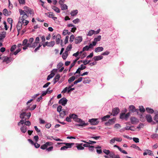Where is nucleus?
Instances as JSON below:
<instances>
[{
  "instance_id": "43",
  "label": "nucleus",
  "mask_w": 158,
  "mask_h": 158,
  "mask_svg": "<svg viewBox=\"0 0 158 158\" xmlns=\"http://www.w3.org/2000/svg\"><path fill=\"white\" fill-rule=\"evenodd\" d=\"M60 5L62 10H65L68 9V6L66 4H63Z\"/></svg>"
},
{
  "instance_id": "14",
  "label": "nucleus",
  "mask_w": 158,
  "mask_h": 158,
  "mask_svg": "<svg viewBox=\"0 0 158 158\" xmlns=\"http://www.w3.org/2000/svg\"><path fill=\"white\" fill-rule=\"evenodd\" d=\"M82 40V37L81 36H78L75 38L74 41L75 43L77 44L80 43Z\"/></svg>"
},
{
  "instance_id": "25",
  "label": "nucleus",
  "mask_w": 158,
  "mask_h": 158,
  "mask_svg": "<svg viewBox=\"0 0 158 158\" xmlns=\"http://www.w3.org/2000/svg\"><path fill=\"white\" fill-rule=\"evenodd\" d=\"M6 32L3 31L0 34V40H3L6 36Z\"/></svg>"
},
{
  "instance_id": "11",
  "label": "nucleus",
  "mask_w": 158,
  "mask_h": 158,
  "mask_svg": "<svg viewBox=\"0 0 158 158\" xmlns=\"http://www.w3.org/2000/svg\"><path fill=\"white\" fill-rule=\"evenodd\" d=\"M89 122L91 124L93 125H96L98 124L99 122L98 121V119L92 118L89 119Z\"/></svg>"
},
{
  "instance_id": "18",
  "label": "nucleus",
  "mask_w": 158,
  "mask_h": 158,
  "mask_svg": "<svg viewBox=\"0 0 158 158\" xmlns=\"http://www.w3.org/2000/svg\"><path fill=\"white\" fill-rule=\"evenodd\" d=\"M60 77V74H57L56 75L52 81L54 84H56L59 80Z\"/></svg>"
},
{
  "instance_id": "10",
  "label": "nucleus",
  "mask_w": 158,
  "mask_h": 158,
  "mask_svg": "<svg viewBox=\"0 0 158 158\" xmlns=\"http://www.w3.org/2000/svg\"><path fill=\"white\" fill-rule=\"evenodd\" d=\"M78 123H79L76 124L75 125L76 126L84 127L88 124V123H85V121H83L82 119H81V121Z\"/></svg>"
},
{
  "instance_id": "9",
  "label": "nucleus",
  "mask_w": 158,
  "mask_h": 158,
  "mask_svg": "<svg viewBox=\"0 0 158 158\" xmlns=\"http://www.w3.org/2000/svg\"><path fill=\"white\" fill-rule=\"evenodd\" d=\"M101 39V35H98L97 37L94 38V41L92 42L93 45L94 46H95L97 42L100 41Z\"/></svg>"
},
{
  "instance_id": "19",
  "label": "nucleus",
  "mask_w": 158,
  "mask_h": 158,
  "mask_svg": "<svg viewBox=\"0 0 158 158\" xmlns=\"http://www.w3.org/2000/svg\"><path fill=\"white\" fill-rule=\"evenodd\" d=\"M114 147L117 148L118 149V150L121 152L123 154H127V152L126 151H125L124 150H123L121 148H120L118 146H117L116 145H114Z\"/></svg>"
},
{
  "instance_id": "47",
  "label": "nucleus",
  "mask_w": 158,
  "mask_h": 158,
  "mask_svg": "<svg viewBox=\"0 0 158 158\" xmlns=\"http://www.w3.org/2000/svg\"><path fill=\"white\" fill-rule=\"evenodd\" d=\"M10 61V58L8 57H6L4 58L3 62H6V63H8Z\"/></svg>"
},
{
  "instance_id": "16",
  "label": "nucleus",
  "mask_w": 158,
  "mask_h": 158,
  "mask_svg": "<svg viewBox=\"0 0 158 158\" xmlns=\"http://www.w3.org/2000/svg\"><path fill=\"white\" fill-rule=\"evenodd\" d=\"M129 111L134 113L135 112H138V110L136 109L135 107L134 106L131 105L129 106Z\"/></svg>"
},
{
  "instance_id": "31",
  "label": "nucleus",
  "mask_w": 158,
  "mask_h": 158,
  "mask_svg": "<svg viewBox=\"0 0 158 158\" xmlns=\"http://www.w3.org/2000/svg\"><path fill=\"white\" fill-rule=\"evenodd\" d=\"M146 110L147 112L150 114H152L154 112V110L152 108L147 107L146 108Z\"/></svg>"
},
{
  "instance_id": "32",
  "label": "nucleus",
  "mask_w": 158,
  "mask_h": 158,
  "mask_svg": "<svg viewBox=\"0 0 158 158\" xmlns=\"http://www.w3.org/2000/svg\"><path fill=\"white\" fill-rule=\"evenodd\" d=\"M78 10H77L72 11L70 14L72 16H74L76 15L78 13Z\"/></svg>"
},
{
  "instance_id": "56",
  "label": "nucleus",
  "mask_w": 158,
  "mask_h": 158,
  "mask_svg": "<svg viewBox=\"0 0 158 158\" xmlns=\"http://www.w3.org/2000/svg\"><path fill=\"white\" fill-rule=\"evenodd\" d=\"M133 139L134 141L136 143H139V139L138 138L136 137H134L133 138Z\"/></svg>"
},
{
  "instance_id": "38",
  "label": "nucleus",
  "mask_w": 158,
  "mask_h": 158,
  "mask_svg": "<svg viewBox=\"0 0 158 158\" xmlns=\"http://www.w3.org/2000/svg\"><path fill=\"white\" fill-rule=\"evenodd\" d=\"M52 8L57 13H59L60 12V9L57 7L54 6H52Z\"/></svg>"
},
{
  "instance_id": "36",
  "label": "nucleus",
  "mask_w": 158,
  "mask_h": 158,
  "mask_svg": "<svg viewBox=\"0 0 158 158\" xmlns=\"http://www.w3.org/2000/svg\"><path fill=\"white\" fill-rule=\"evenodd\" d=\"M90 81V80L88 78H85L84 79L83 82L84 84L89 83Z\"/></svg>"
},
{
  "instance_id": "61",
  "label": "nucleus",
  "mask_w": 158,
  "mask_h": 158,
  "mask_svg": "<svg viewBox=\"0 0 158 158\" xmlns=\"http://www.w3.org/2000/svg\"><path fill=\"white\" fill-rule=\"evenodd\" d=\"M73 23H74L75 24H76L77 23H79L80 22V19L78 18H77V19L74 20L73 21Z\"/></svg>"
},
{
  "instance_id": "4",
  "label": "nucleus",
  "mask_w": 158,
  "mask_h": 158,
  "mask_svg": "<svg viewBox=\"0 0 158 158\" xmlns=\"http://www.w3.org/2000/svg\"><path fill=\"white\" fill-rule=\"evenodd\" d=\"M130 115V113L128 112L126 114L125 113H122L120 114V118L122 119L127 120Z\"/></svg>"
},
{
  "instance_id": "53",
  "label": "nucleus",
  "mask_w": 158,
  "mask_h": 158,
  "mask_svg": "<svg viewBox=\"0 0 158 158\" xmlns=\"http://www.w3.org/2000/svg\"><path fill=\"white\" fill-rule=\"evenodd\" d=\"M28 42V40L27 39H25L23 40V44L22 45L23 46H25L27 45V44L28 43H27Z\"/></svg>"
},
{
  "instance_id": "7",
  "label": "nucleus",
  "mask_w": 158,
  "mask_h": 158,
  "mask_svg": "<svg viewBox=\"0 0 158 158\" xmlns=\"http://www.w3.org/2000/svg\"><path fill=\"white\" fill-rule=\"evenodd\" d=\"M53 143L51 142H47L45 144L42 145L41 147L40 148L43 150L45 149H47V148L48 146H51L52 145Z\"/></svg>"
},
{
  "instance_id": "20",
  "label": "nucleus",
  "mask_w": 158,
  "mask_h": 158,
  "mask_svg": "<svg viewBox=\"0 0 158 158\" xmlns=\"http://www.w3.org/2000/svg\"><path fill=\"white\" fill-rule=\"evenodd\" d=\"M145 117L146 120L148 122L151 123L152 122V116L150 114L146 115Z\"/></svg>"
},
{
  "instance_id": "46",
  "label": "nucleus",
  "mask_w": 158,
  "mask_h": 158,
  "mask_svg": "<svg viewBox=\"0 0 158 158\" xmlns=\"http://www.w3.org/2000/svg\"><path fill=\"white\" fill-rule=\"evenodd\" d=\"M75 38V37L73 35H71L70 37L69 42L70 43L72 42Z\"/></svg>"
},
{
  "instance_id": "26",
  "label": "nucleus",
  "mask_w": 158,
  "mask_h": 158,
  "mask_svg": "<svg viewBox=\"0 0 158 158\" xmlns=\"http://www.w3.org/2000/svg\"><path fill=\"white\" fill-rule=\"evenodd\" d=\"M103 50V48L102 47H98L95 48L94 51L95 52L97 53L99 52L102 51Z\"/></svg>"
},
{
  "instance_id": "64",
  "label": "nucleus",
  "mask_w": 158,
  "mask_h": 158,
  "mask_svg": "<svg viewBox=\"0 0 158 158\" xmlns=\"http://www.w3.org/2000/svg\"><path fill=\"white\" fill-rule=\"evenodd\" d=\"M154 120L156 122H158V114H156L154 118Z\"/></svg>"
},
{
  "instance_id": "42",
  "label": "nucleus",
  "mask_w": 158,
  "mask_h": 158,
  "mask_svg": "<svg viewBox=\"0 0 158 158\" xmlns=\"http://www.w3.org/2000/svg\"><path fill=\"white\" fill-rule=\"evenodd\" d=\"M69 115L71 118H73L74 120L77 117V115L74 114H70Z\"/></svg>"
},
{
  "instance_id": "60",
  "label": "nucleus",
  "mask_w": 158,
  "mask_h": 158,
  "mask_svg": "<svg viewBox=\"0 0 158 158\" xmlns=\"http://www.w3.org/2000/svg\"><path fill=\"white\" fill-rule=\"evenodd\" d=\"M55 44V42L54 41H52L51 42H49V44L50 45V47H53Z\"/></svg>"
},
{
  "instance_id": "2",
  "label": "nucleus",
  "mask_w": 158,
  "mask_h": 158,
  "mask_svg": "<svg viewBox=\"0 0 158 158\" xmlns=\"http://www.w3.org/2000/svg\"><path fill=\"white\" fill-rule=\"evenodd\" d=\"M24 18L22 17H20L19 19V21L17 25V29L18 32L19 33L20 30L22 29L23 25V23L22 22H23V21H24Z\"/></svg>"
},
{
  "instance_id": "54",
  "label": "nucleus",
  "mask_w": 158,
  "mask_h": 158,
  "mask_svg": "<svg viewBox=\"0 0 158 158\" xmlns=\"http://www.w3.org/2000/svg\"><path fill=\"white\" fill-rule=\"evenodd\" d=\"M94 148H95V147L93 146L89 145L88 147L89 150L91 151H93L94 150Z\"/></svg>"
},
{
  "instance_id": "6",
  "label": "nucleus",
  "mask_w": 158,
  "mask_h": 158,
  "mask_svg": "<svg viewBox=\"0 0 158 158\" xmlns=\"http://www.w3.org/2000/svg\"><path fill=\"white\" fill-rule=\"evenodd\" d=\"M68 102L67 99L65 98H63L59 101V103L63 106H65Z\"/></svg>"
},
{
  "instance_id": "40",
  "label": "nucleus",
  "mask_w": 158,
  "mask_h": 158,
  "mask_svg": "<svg viewBox=\"0 0 158 158\" xmlns=\"http://www.w3.org/2000/svg\"><path fill=\"white\" fill-rule=\"evenodd\" d=\"M25 121H26V119H21V120L18 123V125L20 126L21 125H23L25 123Z\"/></svg>"
},
{
  "instance_id": "24",
  "label": "nucleus",
  "mask_w": 158,
  "mask_h": 158,
  "mask_svg": "<svg viewBox=\"0 0 158 158\" xmlns=\"http://www.w3.org/2000/svg\"><path fill=\"white\" fill-rule=\"evenodd\" d=\"M20 130L22 133H26L27 131V127L23 125L20 128Z\"/></svg>"
},
{
  "instance_id": "49",
  "label": "nucleus",
  "mask_w": 158,
  "mask_h": 158,
  "mask_svg": "<svg viewBox=\"0 0 158 158\" xmlns=\"http://www.w3.org/2000/svg\"><path fill=\"white\" fill-rule=\"evenodd\" d=\"M110 152V151L109 150L107 149H104L103 151V153H104L106 155H109Z\"/></svg>"
},
{
  "instance_id": "8",
  "label": "nucleus",
  "mask_w": 158,
  "mask_h": 158,
  "mask_svg": "<svg viewBox=\"0 0 158 158\" xmlns=\"http://www.w3.org/2000/svg\"><path fill=\"white\" fill-rule=\"evenodd\" d=\"M109 158H120L119 155H115L113 152L110 151L109 154Z\"/></svg>"
},
{
  "instance_id": "22",
  "label": "nucleus",
  "mask_w": 158,
  "mask_h": 158,
  "mask_svg": "<svg viewBox=\"0 0 158 158\" xmlns=\"http://www.w3.org/2000/svg\"><path fill=\"white\" fill-rule=\"evenodd\" d=\"M130 120L132 124H135L138 122V119L134 117H131L130 118Z\"/></svg>"
},
{
  "instance_id": "63",
  "label": "nucleus",
  "mask_w": 158,
  "mask_h": 158,
  "mask_svg": "<svg viewBox=\"0 0 158 158\" xmlns=\"http://www.w3.org/2000/svg\"><path fill=\"white\" fill-rule=\"evenodd\" d=\"M110 53V52L108 51H106V52H103L102 54L101 55H103V56H106V55H107L108 54H109Z\"/></svg>"
},
{
  "instance_id": "3",
  "label": "nucleus",
  "mask_w": 158,
  "mask_h": 158,
  "mask_svg": "<svg viewBox=\"0 0 158 158\" xmlns=\"http://www.w3.org/2000/svg\"><path fill=\"white\" fill-rule=\"evenodd\" d=\"M63 143V144L65 145V146H64L61 147L60 149L61 150H65L68 148H71L74 144V143Z\"/></svg>"
},
{
  "instance_id": "30",
  "label": "nucleus",
  "mask_w": 158,
  "mask_h": 158,
  "mask_svg": "<svg viewBox=\"0 0 158 158\" xmlns=\"http://www.w3.org/2000/svg\"><path fill=\"white\" fill-rule=\"evenodd\" d=\"M68 52L67 51H65L64 53H63L62 55V57L64 60H65L68 56Z\"/></svg>"
},
{
  "instance_id": "37",
  "label": "nucleus",
  "mask_w": 158,
  "mask_h": 158,
  "mask_svg": "<svg viewBox=\"0 0 158 158\" xmlns=\"http://www.w3.org/2000/svg\"><path fill=\"white\" fill-rule=\"evenodd\" d=\"M95 31L94 30H91L89 31L87 35V36H91L93 34H94Z\"/></svg>"
},
{
  "instance_id": "55",
  "label": "nucleus",
  "mask_w": 158,
  "mask_h": 158,
  "mask_svg": "<svg viewBox=\"0 0 158 158\" xmlns=\"http://www.w3.org/2000/svg\"><path fill=\"white\" fill-rule=\"evenodd\" d=\"M90 60L87 61L86 60H83L81 61V62H82L84 65H86V64H89V62H90Z\"/></svg>"
},
{
  "instance_id": "1",
  "label": "nucleus",
  "mask_w": 158,
  "mask_h": 158,
  "mask_svg": "<svg viewBox=\"0 0 158 158\" xmlns=\"http://www.w3.org/2000/svg\"><path fill=\"white\" fill-rule=\"evenodd\" d=\"M23 10L20 9L19 11L21 16L20 17L24 19H27L29 17L30 15H33L34 14L33 10L27 6H24Z\"/></svg>"
},
{
  "instance_id": "39",
  "label": "nucleus",
  "mask_w": 158,
  "mask_h": 158,
  "mask_svg": "<svg viewBox=\"0 0 158 158\" xmlns=\"http://www.w3.org/2000/svg\"><path fill=\"white\" fill-rule=\"evenodd\" d=\"M55 74L53 73H52L50 74L47 77V80L49 81L50 79L52 78L54 76Z\"/></svg>"
},
{
  "instance_id": "50",
  "label": "nucleus",
  "mask_w": 158,
  "mask_h": 158,
  "mask_svg": "<svg viewBox=\"0 0 158 158\" xmlns=\"http://www.w3.org/2000/svg\"><path fill=\"white\" fill-rule=\"evenodd\" d=\"M72 48V46L71 44H70L69 45L68 47H67L66 48V51H67V52H68L70 51Z\"/></svg>"
},
{
  "instance_id": "5",
  "label": "nucleus",
  "mask_w": 158,
  "mask_h": 158,
  "mask_svg": "<svg viewBox=\"0 0 158 158\" xmlns=\"http://www.w3.org/2000/svg\"><path fill=\"white\" fill-rule=\"evenodd\" d=\"M119 112V109L118 107H115L112 110V113H110L111 115L116 116Z\"/></svg>"
},
{
  "instance_id": "28",
  "label": "nucleus",
  "mask_w": 158,
  "mask_h": 158,
  "mask_svg": "<svg viewBox=\"0 0 158 158\" xmlns=\"http://www.w3.org/2000/svg\"><path fill=\"white\" fill-rule=\"evenodd\" d=\"M7 21L8 23L10 24V30H11L12 26L13 20L11 18H8L7 19Z\"/></svg>"
},
{
  "instance_id": "58",
  "label": "nucleus",
  "mask_w": 158,
  "mask_h": 158,
  "mask_svg": "<svg viewBox=\"0 0 158 158\" xmlns=\"http://www.w3.org/2000/svg\"><path fill=\"white\" fill-rule=\"evenodd\" d=\"M114 138L115 141L117 142H120L122 141V138L121 137H115Z\"/></svg>"
},
{
  "instance_id": "45",
  "label": "nucleus",
  "mask_w": 158,
  "mask_h": 158,
  "mask_svg": "<svg viewBox=\"0 0 158 158\" xmlns=\"http://www.w3.org/2000/svg\"><path fill=\"white\" fill-rule=\"evenodd\" d=\"M16 45L15 44L13 45L11 47L10 51L11 52H13L16 48Z\"/></svg>"
},
{
  "instance_id": "41",
  "label": "nucleus",
  "mask_w": 158,
  "mask_h": 158,
  "mask_svg": "<svg viewBox=\"0 0 158 158\" xmlns=\"http://www.w3.org/2000/svg\"><path fill=\"white\" fill-rule=\"evenodd\" d=\"M26 113L25 112H23L21 113L20 114V118L21 119H25L24 117L26 115Z\"/></svg>"
},
{
  "instance_id": "57",
  "label": "nucleus",
  "mask_w": 158,
  "mask_h": 158,
  "mask_svg": "<svg viewBox=\"0 0 158 158\" xmlns=\"http://www.w3.org/2000/svg\"><path fill=\"white\" fill-rule=\"evenodd\" d=\"M18 1L20 4L24 5L25 3V0H18Z\"/></svg>"
},
{
  "instance_id": "33",
  "label": "nucleus",
  "mask_w": 158,
  "mask_h": 158,
  "mask_svg": "<svg viewBox=\"0 0 158 158\" xmlns=\"http://www.w3.org/2000/svg\"><path fill=\"white\" fill-rule=\"evenodd\" d=\"M111 115H107L104 116L101 118V119L102 121H105L107 120V119L110 118Z\"/></svg>"
},
{
  "instance_id": "59",
  "label": "nucleus",
  "mask_w": 158,
  "mask_h": 158,
  "mask_svg": "<svg viewBox=\"0 0 158 158\" xmlns=\"http://www.w3.org/2000/svg\"><path fill=\"white\" fill-rule=\"evenodd\" d=\"M62 107L61 106L59 105L57 107V111L58 112L60 113V111H61Z\"/></svg>"
},
{
  "instance_id": "12",
  "label": "nucleus",
  "mask_w": 158,
  "mask_h": 158,
  "mask_svg": "<svg viewBox=\"0 0 158 158\" xmlns=\"http://www.w3.org/2000/svg\"><path fill=\"white\" fill-rule=\"evenodd\" d=\"M115 123L114 119H109L108 122L105 123V125L106 126H109L114 124Z\"/></svg>"
},
{
  "instance_id": "44",
  "label": "nucleus",
  "mask_w": 158,
  "mask_h": 158,
  "mask_svg": "<svg viewBox=\"0 0 158 158\" xmlns=\"http://www.w3.org/2000/svg\"><path fill=\"white\" fill-rule=\"evenodd\" d=\"M3 14L6 16L8 15V12L6 9H4L3 10Z\"/></svg>"
},
{
  "instance_id": "27",
  "label": "nucleus",
  "mask_w": 158,
  "mask_h": 158,
  "mask_svg": "<svg viewBox=\"0 0 158 158\" xmlns=\"http://www.w3.org/2000/svg\"><path fill=\"white\" fill-rule=\"evenodd\" d=\"M38 44L37 43H36L35 42H34L32 44L28 43V46H29V47H32L34 48L38 45Z\"/></svg>"
},
{
  "instance_id": "48",
  "label": "nucleus",
  "mask_w": 158,
  "mask_h": 158,
  "mask_svg": "<svg viewBox=\"0 0 158 158\" xmlns=\"http://www.w3.org/2000/svg\"><path fill=\"white\" fill-rule=\"evenodd\" d=\"M151 137L152 139L158 138V134H153L151 135Z\"/></svg>"
},
{
  "instance_id": "34",
  "label": "nucleus",
  "mask_w": 158,
  "mask_h": 158,
  "mask_svg": "<svg viewBox=\"0 0 158 158\" xmlns=\"http://www.w3.org/2000/svg\"><path fill=\"white\" fill-rule=\"evenodd\" d=\"M131 147L135 148L139 151H141V150L140 148L135 144H132L131 146Z\"/></svg>"
},
{
  "instance_id": "21",
  "label": "nucleus",
  "mask_w": 158,
  "mask_h": 158,
  "mask_svg": "<svg viewBox=\"0 0 158 158\" xmlns=\"http://www.w3.org/2000/svg\"><path fill=\"white\" fill-rule=\"evenodd\" d=\"M61 38V36L60 34H58L56 35V44H59L60 43V41Z\"/></svg>"
},
{
  "instance_id": "13",
  "label": "nucleus",
  "mask_w": 158,
  "mask_h": 158,
  "mask_svg": "<svg viewBox=\"0 0 158 158\" xmlns=\"http://www.w3.org/2000/svg\"><path fill=\"white\" fill-rule=\"evenodd\" d=\"M94 46L92 44H90L89 46L86 45L83 48V51H88L89 48H93Z\"/></svg>"
},
{
  "instance_id": "35",
  "label": "nucleus",
  "mask_w": 158,
  "mask_h": 158,
  "mask_svg": "<svg viewBox=\"0 0 158 158\" xmlns=\"http://www.w3.org/2000/svg\"><path fill=\"white\" fill-rule=\"evenodd\" d=\"M75 77L73 76L69 78L68 80V82L70 84L75 79Z\"/></svg>"
},
{
  "instance_id": "29",
  "label": "nucleus",
  "mask_w": 158,
  "mask_h": 158,
  "mask_svg": "<svg viewBox=\"0 0 158 158\" xmlns=\"http://www.w3.org/2000/svg\"><path fill=\"white\" fill-rule=\"evenodd\" d=\"M81 141L85 143V144H83L82 145L83 147H88L89 146L88 142H87L86 141L84 140H81Z\"/></svg>"
},
{
  "instance_id": "17",
  "label": "nucleus",
  "mask_w": 158,
  "mask_h": 158,
  "mask_svg": "<svg viewBox=\"0 0 158 158\" xmlns=\"http://www.w3.org/2000/svg\"><path fill=\"white\" fill-rule=\"evenodd\" d=\"M147 154L150 156L153 155V153L152 151L149 150L147 149L145 151V152L143 153V155L145 156Z\"/></svg>"
},
{
  "instance_id": "15",
  "label": "nucleus",
  "mask_w": 158,
  "mask_h": 158,
  "mask_svg": "<svg viewBox=\"0 0 158 158\" xmlns=\"http://www.w3.org/2000/svg\"><path fill=\"white\" fill-rule=\"evenodd\" d=\"M76 147L78 150H83L85 148L83 146V143H76Z\"/></svg>"
},
{
  "instance_id": "51",
  "label": "nucleus",
  "mask_w": 158,
  "mask_h": 158,
  "mask_svg": "<svg viewBox=\"0 0 158 158\" xmlns=\"http://www.w3.org/2000/svg\"><path fill=\"white\" fill-rule=\"evenodd\" d=\"M139 110L141 112H144L145 111V109L142 106H139Z\"/></svg>"
},
{
  "instance_id": "52",
  "label": "nucleus",
  "mask_w": 158,
  "mask_h": 158,
  "mask_svg": "<svg viewBox=\"0 0 158 158\" xmlns=\"http://www.w3.org/2000/svg\"><path fill=\"white\" fill-rule=\"evenodd\" d=\"M25 19H24V21L22 22L24 26H26L29 22L28 21L25 20Z\"/></svg>"
},
{
  "instance_id": "23",
  "label": "nucleus",
  "mask_w": 158,
  "mask_h": 158,
  "mask_svg": "<svg viewBox=\"0 0 158 158\" xmlns=\"http://www.w3.org/2000/svg\"><path fill=\"white\" fill-rule=\"evenodd\" d=\"M103 58V56L102 55H99L96 56L94 57L93 58L94 60L95 61H98L102 59Z\"/></svg>"
},
{
  "instance_id": "62",
  "label": "nucleus",
  "mask_w": 158,
  "mask_h": 158,
  "mask_svg": "<svg viewBox=\"0 0 158 158\" xmlns=\"http://www.w3.org/2000/svg\"><path fill=\"white\" fill-rule=\"evenodd\" d=\"M24 124L26 126H30L31 125V123L29 121H26Z\"/></svg>"
}]
</instances>
